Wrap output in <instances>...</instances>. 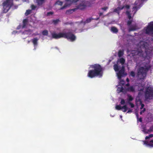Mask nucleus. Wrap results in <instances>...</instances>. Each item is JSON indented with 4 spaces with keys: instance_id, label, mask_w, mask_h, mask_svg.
I'll return each instance as SVG.
<instances>
[{
    "instance_id": "1",
    "label": "nucleus",
    "mask_w": 153,
    "mask_h": 153,
    "mask_svg": "<svg viewBox=\"0 0 153 153\" xmlns=\"http://www.w3.org/2000/svg\"><path fill=\"white\" fill-rule=\"evenodd\" d=\"M139 44L142 45L139 48L131 51V53L132 56H137L144 59H149L151 58L152 56V54L151 52L145 50L144 42L143 41L140 42Z\"/></svg>"
},
{
    "instance_id": "2",
    "label": "nucleus",
    "mask_w": 153,
    "mask_h": 153,
    "mask_svg": "<svg viewBox=\"0 0 153 153\" xmlns=\"http://www.w3.org/2000/svg\"><path fill=\"white\" fill-rule=\"evenodd\" d=\"M90 68L92 69L88 70V76H102L103 74V69L102 67L97 64L91 65Z\"/></svg>"
},
{
    "instance_id": "3",
    "label": "nucleus",
    "mask_w": 153,
    "mask_h": 153,
    "mask_svg": "<svg viewBox=\"0 0 153 153\" xmlns=\"http://www.w3.org/2000/svg\"><path fill=\"white\" fill-rule=\"evenodd\" d=\"M152 67L149 63H146L144 64V67H140L137 69V75L141 76H146L147 72Z\"/></svg>"
},
{
    "instance_id": "4",
    "label": "nucleus",
    "mask_w": 153,
    "mask_h": 153,
    "mask_svg": "<svg viewBox=\"0 0 153 153\" xmlns=\"http://www.w3.org/2000/svg\"><path fill=\"white\" fill-rule=\"evenodd\" d=\"M13 5V0H6L4 1L2 3L3 13H7Z\"/></svg>"
},
{
    "instance_id": "5",
    "label": "nucleus",
    "mask_w": 153,
    "mask_h": 153,
    "mask_svg": "<svg viewBox=\"0 0 153 153\" xmlns=\"http://www.w3.org/2000/svg\"><path fill=\"white\" fill-rule=\"evenodd\" d=\"M145 97L146 100H152L153 98V87L148 86L146 88Z\"/></svg>"
},
{
    "instance_id": "6",
    "label": "nucleus",
    "mask_w": 153,
    "mask_h": 153,
    "mask_svg": "<svg viewBox=\"0 0 153 153\" xmlns=\"http://www.w3.org/2000/svg\"><path fill=\"white\" fill-rule=\"evenodd\" d=\"M91 4L90 2L88 1H82L79 4L76 6V8H74V10H76L78 9L83 10L85 9L87 7H90Z\"/></svg>"
},
{
    "instance_id": "7",
    "label": "nucleus",
    "mask_w": 153,
    "mask_h": 153,
    "mask_svg": "<svg viewBox=\"0 0 153 153\" xmlns=\"http://www.w3.org/2000/svg\"><path fill=\"white\" fill-rule=\"evenodd\" d=\"M63 38L68 39H70L71 41H75L76 39V36L73 34L71 31L69 30L66 33H63Z\"/></svg>"
},
{
    "instance_id": "8",
    "label": "nucleus",
    "mask_w": 153,
    "mask_h": 153,
    "mask_svg": "<svg viewBox=\"0 0 153 153\" xmlns=\"http://www.w3.org/2000/svg\"><path fill=\"white\" fill-rule=\"evenodd\" d=\"M146 33L150 35L153 34V21L151 22L147 27Z\"/></svg>"
},
{
    "instance_id": "9",
    "label": "nucleus",
    "mask_w": 153,
    "mask_h": 153,
    "mask_svg": "<svg viewBox=\"0 0 153 153\" xmlns=\"http://www.w3.org/2000/svg\"><path fill=\"white\" fill-rule=\"evenodd\" d=\"M117 73V76H123L127 75V73L125 72V67L123 66H122L121 69Z\"/></svg>"
},
{
    "instance_id": "10",
    "label": "nucleus",
    "mask_w": 153,
    "mask_h": 153,
    "mask_svg": "<svg viewBox=\"0 0 153 153\" xmlns=\"http://www.w3.org/2000/svg\"><path fill=\"white\" fill-rule=\"evenodd\" d=\"M115 108L118 110H122L123 112H126L128 109L126 105H125L123 106H121L120 105H117L116 106Z\"/></svg>"
},
{
    "instance_id": "11",
    "label": "nucleus",
    "mask_w": 153,
    "mask_h": 153,
    "mask_svg": "<svg viewBox=\"0 0 153 153\" xmlns=\"http://www.w3.org/2000/svg\"><path fill=\"white\" fill-rule=\"evenodd\" d=\"M63 33H60L58 34L54 33L52 34V38L56 39L63 38Z\"/></svg>"
},
{
    "instance_id": "12",
    "label": "nucleus",
    "mask_w": 153,
    "mask_h": 153,
    "mask_svg": "<svg viewBox=\"0 0 153 153\" xmlns=\"http://www.w3.org/2000/svg\"><path fill=\"white\" fill-rule=\"evenodd\" d=\"M65 1L66 3L63 6L60 8V10L65 9L67 7L69 6L72 4V0H65Z\"/></svg>"
},
{
    "instance_id": "13",
    "label": "nucleus",
    "mask_w": 153,
    "mask_h": 153,
    "mask_svg": "<svg viewBox=\"0 0 153 153\" xmlns=\"http://www.w3.org/2000/svg\"><path fill=\"white\" fill-rule=\"evenodd\" d=\"M39 39L36 37L32 39V42H33L35 47L34 50L36 49V47L38 45V41Z\"/></svg>"
},
{
    "instance_id": "14",
    "label": "nucleus",
    "mask_w": 153,
    "mask_h": 153,
    "mask_svg": "<svg viewBox=\"0 0 153 153\" xmlns=\"http://www.w3.org/2000/svg\"><path fill=\"white\" fill-rule=\"evenodd\" d=\"M124 6H123L122 7H118L117 8L115 9L114 10L113 12L117 13L118 15H119L120 13V11L122 10L124 8Z\"/></svg>"
},
{
    "instance_id": "15",
    "label": "nucleus",
    "mask_w": 153,
    "mask_h": 153,
    "mask_svg": "<svg viewBox=\"0 0 153 153\" xmlns=\"http://www.w3.org/2000/svg\"><path fill=\"white\" fill-rule=\"evenodd\" d=\"M28 22V20L27 19H23V25L22 26V28H25L27 25Z\"/></svg>"
},
{
    "instance_id": "16",
    "label": "nucleus",
    "mask_w": 153,
    "mask_h": 153,
    "mask_svg": "<svg viewBox=\"0 0 153 153\" xmlns=\"http://www.w3.org/2000/svg\"><path fill=\"white\" fill-rule=\"evenodd\" d=\"M46 0H36V3L38 6H41L44 4Z\"/></svg>"
},
{
    "instance_id": "17",
    "label": "nucleus",
    "mask_w": 153,
    "mask_h": 153,
    "mask_svg": "<svg viewBox=\"0 0 153 153\" xmlns=\"http://www.w3.org/2000/svg\"><path fill=\"white\" fill-rule=\"evenodd\" d=\"M127 90L130 92H134L135 91V88L134 86H131L128 87L127 89Z\"/></svg>"
},
{
    "instance_id": "18",
    "label": "nucleus",
    "mask_w": 153,
    "mask_h": 153,
    "mask_svg": "<svg viewBox=\"0 0 153 153\" xmlns=\"http://www.w3.org/2000/svg\"><path fill=\"white\" fill-rule=\"evenodd\" d=\"M117 90L118 93L121 92L123 93L125 92V90L123 88L122 86H121V87H118L117 88Z\"/></svg>"
},
{
    "instance_id": "19",
    "label": "nucleus",
    "mask_w": 153,
    "mask_h": 153,
    "mask_svg": "<svg viewBox=\"0 0 153 153\" xmlns=\"http://www.w3.org/2000/svg\"><path fill=\"white\" fill-rule=\"evenodd\" d=\"M111 30L113 33H117L118 32L117 29L114 27H111Z\"/></svg>"
},
{
    "instance_id": "20",
    "label": "nucleus",
    "mask_w": 153,
    "mask_h": 153,
    "mask_svg": "<svg viewBox=\"0 0 153 153\" xmlns=\"http://www.w3.org/2000/svg\"><path fill=\"white\" fill-rule=\"evenodd\" d=\"M32 30L30 29H28L27 30H25L23 32L24 34H30L32 32Z\"/></svg>"
},
{
    "instance_id": "21",
    "label": "nucleus",
    "mask_w": 153,
    "mask_h": 153,
    "mask_svg": "<svg viewBox=\"0 0 153 153\" xmlns=\"http://www.w3.org/2000/svg\"><path fill=\"white\" fill-rule=\"evenodd\" d=\"M123 54V51L120 50L118 52V56L119 57H121Z\"/></svg>"
},
{
    "instance_id": "22",
    "label": "nucleus",
    "mask_w": 153,
    "mask_h": 153,
    "mask_svg": "<svg viewBox=\"0 0 153 153\" xmlns=\"http://www.w3.org/2000/svg\"><path fill=\"white\" fill-rule=\"evenodd\" d=\"M114 69L115 71H118L119 70V67L117 64H115L114 65Z\"/></svg>"
},
{
    "instance_id": "23",
    "label": "nucleus",
    "mask_w": 153,
    "mask_h": 153,
    "mask_svg": "<svg viewBox=\"0 0 153 153\" xmlns=\"http://www.w3.org/2000/svg\"><path fill=\"white\" fill-rule=\"evenodd\" d=\"M118 79L120 80V84L122 85H123L125 84V81L123 80H121V78L122 77H117Z\"/></svg>"
},
{
    "instance_id": "24",
    "label": "nucleus",
    "mask_w": 153,
    "mask_h": 153,
    "mask_svg": "<svg viewBox=\"0 0 153 153\" xmlns=\"http://www.w3.org/2000/svg\"><path fill=\"white\" fill-rule=\"evenodd\" d=\"M42 34L44 36H47L48 34V31L46 30H45L42 32Z\"/></svg>"
},
{
    "instance_id": "25",
    "label": "nucleus",
    "mask_w": 153,
    "mask_h": 153,
    "mask_svg": "<svg viewBox=\"0 0 153 153\" xmlns=\"http://www.w3.org/2000/svg\"><path fill=\"white\" fill-rule=\"evenodd\" d=\"M74 9L68 10L66 11V14H71V13L73 12H74L76 10H74Z\"/></svg>"
},
{
    "instance_id": "26",
    "label": "nucleus",
    "mask_w": 153,
    "mask_h": 153,
    "mask_svg": "<svg viewBox=\"0 0 153 153\" xmlns=\"http://www.w3.org/2000/svg\"><path fill=\"white\" fill-rule=\"evenodd\" d=\"M31 10H28L26 11L25 13V16H27L30 14L31 13Z\"/></svg>"
},
{
    "instance_id": "27",
    "label": "nucleus",
    "mask_w": 153,
    "mask_h": 153,
    "mask_svg": "<svg viewBox=\"0 0 153 153\" xmlns=\"http://www.w3.org/2000/svg\"><path fill=\"white\" fill-rule=\"evenodd\" d=\"M136 117L137 119V121H139L140 122H142V118L141 117H140L139 118L138 115V114H136Z\"/></svg>"
},
{
    "instance_id": "28",
    "label": "nucleus",
    "mask_w": 153,
    "mask_h": 153,
    "mask_svg": "<svg viewBox=\"0 0 153 153\" xmlns=\"http://www.w3.org/2000/svg\"><path fill=\"white\" fill-rule=\"evenodd\" d=\"M126 13L128 16V17L129 19H131V14L129 11H127L126 12Z\"/></svg>"
},
{
    "instance_id": "29",
    "label": "nucleus",
    "mask_w": 153,
    "mask_h": 153,
    "mask_svg": "<svg viewBox=\"0 0 153 153\" xmlns=\"http://www.w3.org/2000/svg\"><path fill=\"white\" fill-rule=\"evenodd\" d=\"M55 4H57L59 5L62 6L63 4V2L62 1H58L56 2Z\"/></svg>"
},
{
    "instance_id": "30",
    "label": "nucleus",
    "mask_w": 153,
    "mask_h": 153,
    "mask_svg": "<svg viewBox=\"0 0 153 153\" xmlns=\"http://www.w3.org/2000/svg\"><path fill=\"white\" fill-rule=\"evenodd\" d=\"M125 61V59L123 58H120V63H121L122 65H123Z\"/></svg>"
},
{
    "instance_id": "31",
    "label": "nucleus",
    "mask_w": 153,
    "mask_h": 153,
    "mask_svg": "<svg viewBox=\"0 0 153 153\" xmlns=\"http://www.w3.org/2000/svg\"><path fill=\"white\" fill-rule=\"evenodd\" d=\"M143 131L145 134H148L149 133V132H148V130H147L146 129V127H144L143 128Z\"/></svg>"
},
{
    "instance_id": "32",
    "label": "nucleus",
    "mask_w": 153,
    "mask_h": 153,
    "mask_svg": "<svg viewBox=\"0 0 153 153\" xmlns=\"http://www.w3.org/2000/svg\"><path fill=\"white\" fill-rule=\"evenodd\" d=\"M92 19H91V18H88L86 19V20L85 22V23H88L89 22H90L91 20Z\"/></svg>"
},
{
    "instance_id": "33",
    "label": "nucleus",
    "mask_w": 153,
    "mask_h": 153,
    "mask_svg": "<svg viewBox=\"0 0 153 153\" xmlns=\"http://www.w3.org/2000/svg\"><path fill=\"white\" fill-rule=\"evenodd\" d=\"M59 21V19H57L56 20H53V22L54 24L56 25L58 23Z\"/></svg>"
},
{
    "instance_id": "34",
    "label": "nucleus",
    "mask_w": 153,
    "mask_h": 153,
    "mask_svg": "<svg viewBox=\"0 0 153 153\" xmlns=\"http://www.w3.org/2000/svg\"><path fill=\"white\" fill-rule=\"evenodd\" d=\"M153 131V125L148 130V131L149 133H150V132H152Z\"/></svg>"
},
{
    "instance_id": "35",
    "label": "nucleus",
    "mask_w": 153,
    "mask_h": 153,
    "mask_svg": "<svg viewBox=\"0 0 153 153\" xmlns=\"http://www.w3.org/2000/svg\"><path fill=\"white\" fill-rule=\"evenodd\" d=\"M130 76H135V72L132 71L130 72Z\"/></svg>"
},
{
    "instance_id": "36",
    "label": "nucleus",
    "mask_w": 153,
    "mask_h": 153,
    "mask_svg": "<svg viewBox=\"0 0 153 153\" xmlns=\"http://www.w3.org/2000/svg\"><path fill=\"white\" fill-rule=\"evenodd\" d=\"M148 145L151 147L153 146V140H152L150 141V143H148Z\"/></svg>"
},
{
    "instance_id": "37",
    "label": "nucleus",
    "mask_w": 153,
    "mask_h": 153,
    "mask_svg": "<svg viewBox=\"0 0 153 153\" xmlns=\"http://www.w3.org/2000/svg\"><path fill=\"white\" fill-rule=\"evenodd\" d=\"M120 103L122 105H123L125 103V101L123 99H121Z\"/></svg>"
},
{
    "instance_id": "38",
    "label": "nucleus",
    "mask_w": 153,
    "mask_h": 153,
    "mask_svg": "<svg viewBox=\"0 0 153 153\" xmlns=\"http://www.w3.org/2000/svg\"><path fill=\"white\" fill-rule=\"evenodd\" d=\"M136 30L135 28L134 27H131L129 28V31H134Z\"/></svg>"
},
{
    "instance_id": "39",
    "label": "nucleus",
    "mask_w": 153,
    "mask_h": 153,
    "mask_svg": "<svg viewBox=\"0 0 153 153\" xmlns=\"http://www.w3.org/2000/svg\"><path fill=\"white\" fill-rule=\"evenodd\" d=\"M132 22V20H128L127 22V25L128 26L130 25L131 24Z\"/></svg>"
},
{
    "instance_id": "40",
    "label": "nucleus",
    "mask_w": 153,
    "mask_h": 153,
    "mask_svg": "<svg viewBox=\"0 0 153 153\" xmlns=\"http://www.w3.org/2000/svg\"><path fill=\"white\" fill-rule=\"evenodd\" d=\"M31 8L32 10H35L36 8V6L34 5H31Z\"/></svg>"
},
{
    "instance_id": "41",
    "label": "nucleus",
    "mask_w": 153,
    "mask_h": 153,
    "mask_svg": "<svg viewBox=\"0 0 153 153\" xmlns=\"http://www.w3.org/2000/svg\"><path fill=\"white\" fill-rule=\"evenodd\" d=\"M53 12H48L47 13V16H50V15H52L53 14Z\"/></svg>"
},
{
    "instance_id": "42",
    "label": "nucleus",
    "mask_w": 153,
    "mask_h": 153,
    "mask_svg": "<svg viewBox=\"0 0 153 153\" xmlns=\"http://www.w3.org/2000/svg\"><path fill=\"white\" fill-rule=\"evenodd\" d=\"M133 98L131 96H128V100L129 101H131L133 100Z\"/></svg>"
},
{
    "instance_id": "43",
    "label": "nucleus",
    "mask_w": 153,
    "mask_h": 153,
    "mask_svg": "<svg viewBox=\"0 0 153 153\" xmlns=\"http://www.w3.org/2000/svg\"><path fill=\"white\" fill-rule=\"evenodd\" d=\"M145 111H146V109L145 108H144L143 110L141 111L140 112V114L141 115Z\"/></svg>"
},
{
    "instance_id": "44",
    "label": "nucleus",
    "mask_w": 153,
    "mask_h": 153,
    "mask_svg": "<svg viewBox=\"0 0 153 153\" xmlns=\"http://www.w3.org/2000/svg\"><path fill=\"white\" fill-rule=\"evenodd\" d=\"M108 7H106L102 8L101 9L104 11H106L108 9Z\"/></svg>"
},
{
    "instance_id": "45",
    "label": "nucleus",
    "mask_w": 153,
    "mask_h": 153,
    "mask_svg": "<svg viewBox=\"0 0 153 153\" xmlns=\"http://www.w3.org/2000/svg\"><path fill=\"white\" fill-rule=\"evenodd\" d=\"M130 105H131V108H133L134 106V104L133 103H131L130 102L129 103Z\"/></svg>"
},
{
    "instance_id": "46",
    "label": "nucleus",
    "mask_w": 153,
    "mask_h": 153,
    "mask_svg": "<svg viewBox=\"0 0 153 153\" xmlns=\"http://www.w3.org/2000/svg\"><path fill=\"white\" fill-rule=\"evenodd\" d=\"M79 0H72V3H75L78 1Z\"/></svg>"
},
{
    "instance_id": "47",
    "label": "nucleus",
    "mask_w": 153,
    "mask_h": 153,
    "mask_svg": "<svg viewBox=\"0 0 153 153\" xmlns=\"http://www.w3.org/2000/svg\"><path fill=\"white\" fill-rule=\"evenodd\" d=\"M141 107L140 108V109H141L143 108V107L144 106V104H142V103L141 104Z\"/></svg>"
},
{
    "instance_id": "48",
    "label": "nucleus",
    "mask_w": 153,
    "mask_h": 153,
    "mask_svg": "<svg viewBox=\"0 0 153 153\" xmlns=\"http://www.w3.org/2000/svg\"><path fill=\"white\" fill-rule=\"evenodd\" d=\"M132 112V110L130 109L127 112V113H131Z\"/></svg>"
},
{
    "instance_id": "49",
    "label": "nucleus",
    "mask_w": 153,
    "mask_h": 153,
    "mask_svg": "<svg viewBox=\"0 0 153 153\" xmlns=\"http://www.w3.org/2000/svg\"><path fill=\"white\" fill-rule=\"evenodd\" d=\"M126 8L127 9H128L130 8V6L129 5H126L125 6Z\"/></svg>"
},
{
    "instance_id": "50",
    "label": "nucleus",
    "mask_w": 153,
    "mask_h": 153,
    "mask_svg": "<svg viewBox=\"0 0 153 153\" xmlns=\"http://www.w3.org/2000/svg\"><path fill=\"white\" fill-rule=\"evenodd\" d=\"M149 138H152L153 137V134H150L149 136Z\"/></svg>"
},
{
    "instance_id": "51",
    "label": "nucleus",
    "mask_w": 153,
    "mask_h": 153,
    "mask_svg": "<svg viewBox=\"0 0 153 153\" xmlns=\"http://www.w3.org/2000/svg\"><path fill=\"white\" fill-rule=\"evenodd\" d=\"M21 25H19L17 27V29H20L21 27Z\"/></svg>"
},
{
    "instance_id": "52",
    "label": "nucleus",
    "mask_w": 153,
    "mask_h": 153,
    "mask_svg": "<svg viewBox=\"0 0 153 153\" xmlns=\"http://www.w3.org/2000/svg\"><path fill=\"white\" fill-rule=\"evenodd\" d=\"M149 138V136H147L145 137L146 140H147Z\"/></svg>"
},
{
    "instance_id": "53",
    "label": "nucleus",
    "mask_w": 153,
    "mask_h": 153,
    "mask_svg": "<svg viewBox=\"0 0 153 153\" xmlns=\"http://www.w3.org/2000/svg\"><path fill=\"white\" fill-rule=\"evenodd\" d=\"M103 14V13H100L99 14V16H100L102 15Z\"/></svg>"
},
{
    "instance_id": "54",
    "label": "nucleus",
    "mask_w": 153,
    "mask_h": 153,
    "mask_svg": "<svg viewBox=\"0 0 153 153\" xmlns=\"http://www.w3.org/2000/svg\"><path fill=\"white\" fill-rule=\"evenodd\" d=\"M126 81L128 82H129V79L128 78L126 79Z\"/></svg>"
},
{
    "instance_id": "55",
    "label": "nucleus",
    "mask_w": 153,
    "mask_h": 153,
    "mask_svg": "<svg viewBox=\"0 0 153 153\" xmlns=\"http://www.w3.org/2000/svg\"><path fill=\"white\" fill-rule=\"evenodd\" d=\"M129 85V83H128L126 84V86H128Z\"/></svg>"
},
{
    "instance_id": "56",
    "label": "nucleus",
    "mask_w": 153,
    "mask_h": 153,
    "mask_svg": "<svg viewBox=\"0 0 153 153\" xmlns=\"http://www.w3.org/2000/svg\"><path fill=\"white\" fill-rule=\"evenodd\" d=\"M143 88H142V89H141L139 90L140 91H143Z\"/></svg>"
},
{
    "instance_id": "57",
    "label": "nucleus",
    "mask_w": 153,
    "mask_h": 153,
    "mask_svg": "<svg viewBox=\"0 0 153 153\" xmlns=\"http://www.w3.org/2000/svg\"><path fill=\"white\" fill-rule=\"evenodd\" d=\"M99 19V17H98V18H96V19H95V20H98Z\"/></svg>"
},
{
    "instance_id": "58",
    "label": "nucleus",
    "mask_w": 153,
    "mask_h": 153,
    "mask_svg": "<svg viewBox=\"0 0 153 153\" xmlns=\"http://www.w3.org/2000/svg\"><path fill=\"white\" fill-rule=\"evenodd\" d=\"M147 143H148V142H147V141H145V144H147Z\"/></svg>"
},
{
    "instance_id": "59",
    "label": "nucleus",
    "mask_w": 153,
    "mask_h": 153,
    "mask_svg": "<svg viewBox=\"0 0 153 153\" xmlns=\"http://www.w3.org/2000/svg\"><path fill=\"white\" fill-rule=\"evenodd\" d=\"M91 78H93V77H90Z\"/></svg>"
}]
</instances>
